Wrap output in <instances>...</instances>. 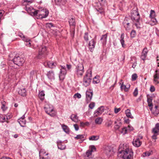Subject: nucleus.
<instances>
[{"label": "nucleus", "instance_id": "0e129e2a", "mask_svg": "<svg viewBox=\"0 0 159 159\" xmlns=\"http://www.w3.org/2000/svg\"><path fill=\"white\" fill-rule=\"evenodd\" d=\"M155 128L157 130H159V123H157L156 125Z\"/></svg>", "mask_w": 159, "mask_h": 159}, {"label": "nucleus", "instance_id": "79ce46f5", "mask_svg": "<svg viewBox=\"0 0 159 159\" xmlns=\"http://www.w3.org/2000/svg\"><path fill=\"white\" fill-rule=\"evenodd\" d=\"M112 123V121L111 120H108L106 123L105 125L107 127H109L111 126Z\"/></svg>", "mask_w": 159, "mask_h": 159}, {"label": "nucleus", "instance_id": "a878e982", "mask_svg": "<svg viewBox=\"0 0 159 159\" xmlns=\"http://www.w3.org/2000/svg\"><path fill=\"white\" fill-rule=\"evenodd\" d=\"M130 86L129 84H127L126 85L122 84L121 86V89H124L125 91H127L128 90V89L129 88Z\"/></svg>", "mask_w": 159, "mask_h": 159}, {"label": "nucleus", "instance_id": "423d86ee", "mask_svg": "<svg viewBox=\"0 0 159 159\" xmlns=\"http://www.w3.org/2000/svg\"><path fill=\"white\" fill-rule=\"evenodd\" d=\"M84 72L83 65L82 64H79L76 68L75 74L78 77L81 76Z\"/></svg>", "mask_w": 159, "mask_h": 159}, {"label": "nucleus", "instance_id": "a18cd8bd", "mask_svg": "<svg viewBox=\"0 0 159 159\" xmlns=\"http://www.w3.org/2000/svg\"><path fill=\"white\" fill-rule=\"evenodd\" d=\"M152 153V151H147L143 153V154L144 155V156H149L151 155Z\"/></svg>", "mask_w": 159, "mask_h": 159}, {"label": "nucleus", "instance_id": "a211bd4d", "mask_svg": "<svg viewBox=\"0 0 159 159\" xmlns=\"http://www.w3.org/2000/svg\"><path fill=\"white\" fill-rule=\"evenodd\" d=\"M132 143L134 146L138 147L141 145L142 142L140 141L139 138H136L134 139Z\"/></svg>", "mask_w": 159, "mask_h": 159}, {"label": "nucleus", "instance_id": "412c9836", "mask_svg": "<svg viewBox=\"0 0 159 159\" xmlns=\"http://www.w3.org/2000/svg\"><path fill=\"white\" fill-rule=\"evenodd\" d=\"M48 78L50 80H54L55 79V75L52 71H48L47 74Z\"/></svg>", "mask_w": 159, "mask_h": 159}, {"label": "nucleus", "instance_id": "5fc2aeb1", "mask_svg": "<svg viewBox=\"0 0 159 159\" xmlns=\"http://www.w3.org/2000/svg\"><path fill=\"white\" fill-rule=\"evenodd\" d=\"M84 38L85 40L87 41L89 40V37L88 35V33H85L84 36Z\"/></svg>", "mask_w": 159, "mask_h": 159}, {"label": "nucleus", "instance_id": "c9c22d12", "mask_svg": "<svg viewBox=\"0 0 159 159\" xmlns=\"http://www.w3.org/2000/svg\"><path fill=\"white\" fill-rule=\"evenodd\" d=\"M61 126L62 129L65 132L67 133L69 132V128L67 126L63 124L61 125Z\"/></svg>", "mask_w": 159, "mask_h": 159}, {"label": "nucleus", "instance_id": "f8f14e48", "mask_svg": "<svg viewBox=\"0 0 159 159\" xmlns=\"http://www.w3.org/2000/svg\"><path fill=\"white\" fill-rule=\"evenodd\" d=\"M104 107L101 106L99 107L94 112V116H97L101 115L104 111Z\"/></svg>", "mask_w": 159, "mask_h": 159}, {"label": "nucleus", "instance_id": "7c9ffc66", "mask_svg": "<svg viewBox=\"0 0 159 159\" xmlns=\"http://www.w3.org/2000/svg\"><path fill=\"white\" fill-rule=\"evenodd\" d=\"M8 118L7 116L4 115H0V121L1 122H3L4 121H7Z\"/></svg>", "mask_w": 159, "mask_h": 159}, {"label": "nucleus", "instance_id": "37998d69", "mask_svg": "<svg viewBox=\"0 0 159 159\" xmlns=\"http://www.w3.org/2000/svg\"><path fill=\"white\" fill-rule=\"evenodd\" d=\"M18 35L19 37H20L22 39V40L24 41L25 40H26V39L27 38L26 37H25L22 33L19 32L18 33Z\"/></svg>", "mask_w": 159, "mask_h": 159}, {"label": "nucleus", "instance_id": "69168bd1", "mask_svg": "<svg viewBox=\"0 0 159 159\" xmlns=\"http://www.w3.org/2000/svg\"><path fill=\"white\" fill-rule=\"evenodd\" d=\"M1 108L3 111H5L7 109V108L5 107V105L3 104H2Z\"/></svg>", "mask_w": 159, "mask_h": 159}, {"label": "nucleus", "instance_id": "4c0bfd02", "mask_svg": "<svg viewBox=\"0 0 159 159\" xmlns=\"http://www.w3.org/2000/svg\"><path fill=\"white\" fill-rule=\"evenodd\" d=\"M99 138V137L98 136H92L91 137H90L89 138V139L90 140L92 141H95L98 140Z\"/></svg>", "mask_w": 159, "mask_h": 159}, {"label": "nucleus", "instance_id": "2f4dec72", "mask_svg": "<svg viewBox=\"0 0 159 159\" xmlns=\"http://www.w3.org/2000/svg\"><path fill=\"white\" fill-rule=\"evenodd\" d=\"M125 113L126 116L128 117L131 119L133 118V117L132 116L130 111L128 109H127L125 111Z\"/></svg>", "mask_w": 159, "mask_h": 159}, {"label": "nucleus", "instance_id": "bb28decb", "mask_svg": "<svg viewBox=\"0 0 159 159\" xmlns=\"http://www.w3.org/2000/svg\"><path fill=\"white\" fill-rule=\"evenodd\" d=\"M124 34H121L120 37V42L122 45V46L123 48H125L126 46V45L125 44V40L124 39Z\"/></svg>", "mask_w": 159, "mask_h": 159}, {"label": "nucleus", "instance_id": "c756f323", "mask_svg": "<svg viewBox=\"0 0 159 159\" xmlns=\"http://www.w3.org/2000/svg\"><path fill=\"white\" fill-rule=\"evenodd\" d=\"M33 1V0H23L22 4L23 6L29 5Z\"/></svg>", "mask_w": 159, "mask_h": 159}, {"label": "nucleus", "instance_id": "4468645a", "mask_svg": "<svg viewBox=\"0 0 159 159\" xmlns=\"http://www.w3.org/2000/svg\"><path fill=\"white\" fill-rule=\"evenodd\" d=\"M104 152L107 155L110 156L113 154V151L111 147L107 146L105 148Z\"/></svg>", "mask_w": 159, "mask_h": 159}, {"label": "nucleus", "instance_id": "6e6d98bb", "mask_svg": "<svg viewBox=\"0 0 159 159\" xmlns=\"http://www.w3.org/2000/svg\"><path fill=\"white\" fill-rule=\"evenodd\" d=\"M94 106L95 103L94 102H92L89 104V107L90 109H92L94 107Z\"/></svg>", "mask_w": 159, "mask_h": 159}, {"label": "nucleus", "instance_id": "bf43d9fd", "mask_svg": "<svg viewBox=\"0 0 159 159\" xmlns=\"http://www.w3.org/2000/svg\"><path fill=\"white\" fill-rule=\"evenodd\" d=\"M74 126L75 128V130L76 131H77L79 129V127L78 125L77 124H74Z\"/></svg>", "mask_w": 159, "mask_h": 159}, {"label": "nucleus", "instance_id": "8fccbe9b", "mask_svg": "<svg viewBox=\"0 0 159 159\" xmlns=\"http://www.w3.org/2000/svg\"><path fill=\"white\" fill-rule=\"evenodd\" d=\"M92 152V151H91L89 150L87 151L86 153V156L87 157H89L90 155H91Z\"/></svg>", "mask_w": 159, "mask_h": 159}, {"label": "nucleus", "instance_id": "49530a36", "mask_svg": "<svg viewBox=\"0 0 159 159\" xmlns=\"http://www.w3.org/2000/svg\"><path fill=\"white\" fill-rule=\"evenodd\" d=\"M48 153H47V154H45L44 156H42L40 157V159H49V157L48 156Z\"/></svg>", "mask_w": 159, "mask_h": 159}, {"label": "nucleus", "instance_id": "7ed1b4c3", "mask_svg": "<svg viewBox=\"0 0 159 159\" xmlns=\"http://www.w3.org/2000/svg\"><path fill=\"white\" fill-rule=\"evenodd\" d=\"M49 13L48 11L46 9H43L40 10H36L34 11V16H36L38 14L40 18H45L47 17Z\"/></svg>", "mask_w": 159, "mask_h": 159}, {"label": "nucleus", "instance_id": "72a5a7b5", "mask_svg": "<svg viewBox=\"0 0 159 159\" xmlns=\"http://www.w3.org/2000/svg\"><path fill=\"white\" fill-rule=\"evenodd\" d=\"M103 121L101 117H98L95 120V122L96 124L100 125Z\"/></svg>", "mask_w": 159, "mask_h": 159}, {"label": "nucleus", "instance_id": "0eeeda50", "mask_svg": "<svg viewBox=\"0 0 159 159\" xmlns=\"http://www.w3.org/2000/svg\"><path fill=\"white\" fill-rule=\"evenodd\" d=\"M137 9L136 8L135 10H132L131 12V18L134 21L139 22L140 17L139 12L136 10Z\"/></svg>", "mask_w": 159, "mask_h": 159}, {"label": "nucleus", "instance_id": "e433bc0d", "mask_svg": "<svg viewBox=\"0 0 159 159\" xmlns=\"http://www.w3.org/2000/svg\"><path fill=\"white\" fill-rule=\"evenodd\" d=\"M107 35L106 34L103 35L101 39V40H103V44H105L107 42Z\"/></svg>", "mask_w": 159, "mask_h": 159}, {"label": "nucleus", "instance_id": "f03ea898", "mask_svg": "<svg viewBox=\"0 0 159 159\" xmlns=\"http://www.w3.org/2000/svg\"><path fill=\"white\" fill-rule=\"evenodd\" d=\"M46 112L51 117H54L56 115L57 112L54 110L52 105L46 104L44 107Z\"/></svg>", "mask_w": 159, "mask_h": 159}, {"label": "nucleus", "instance_id": "9d476101", "mask_svg": "<svg viewBox=\"0 0 159 159\" xmlns=\"http://www.w3.org/2000/svg\"><path fill=\"white\" fill-rule=\"evenodd\" d=\"M61 67L59 77L60 80H62L65 78V75L66 74V71L65 66H61Z\"/></svg>", "mask_w": 159, "mask_h": 159}, {"label": "nucleus", "instance_id": "a19ab883", "mask_svg": "<svg viewBox=\"0 0 159 159\" xmlns=\"http://www.w3.org/2000/svg\"><path fill=\"white\" fill-rule=\"evenodd\" d=\"M84 138V135L83 134L77 135L76 136L74 137V138L76 139H83Z\"/></svg>", "mask_w": 159, "mask_h": 159}, {"label": "nucleus", "instance_id": "dca6fc26", "mask_svg": "<svg viewBox=\"0 0 159 159\" xmlns=\"http://www.w3.org/2000/svg\"><path fill=\"white\" fill-rule=\"evenodd\" d=\"M133 129L132 127H130L129 126H128L127 127H124L122 128L121 130L120 131L121 133L123 135L125 134L129 131H131Z\"/></svg>", "mask_w": 159, "mask_h": 159}, {"label": "nucleus", "instance_id": "473e14b6", "mask_svg": "<svg viewBox=\"0 0 159 159\" xmlns=\"http://www.w3.org/2000/svg\"><path fill=\"white\" fill-rule=\"evenodd\" d=\"M147 102L148 103V106L149 107H151V108H150V109L151 110L152 108V107L153 106L152 99L151 98H148Z\"/></svg>", "mask_w": 159, "mask_h": 159}, {"label": "nucleus", "instance_id": "3c124183", "mask_svg": "<svg viewBox=\"0 0 159 159\" xmlns=\"http://www.w3.org/2000/svg\"><path fill=\"white\" fill-rule=\"evenodd\" d=\"M137 77V76L136 74H133L132 76V79L133 81L135 80Z\"/></svg>", "mask_w": 159, "mask_h": 159}, {"label": "nucleus", "instance_id": "58836bf2", "mask_svg": "<svg viewBox=\"0 0 159 159\" xmlns=\"http://www.w3.org/2000/svg\"><path fill=\"white\" fill-rule=\"evenodd\" d=\"M26 40H24L25 42V45L28 47H30L31 46L30 40L28 38L26 39Z\"/></svg>", "mask_w": 159, "mask_h": 159}, {"label": "nucleus", "instance_id": "f3484780", "mask_svg": "<svg viewBox=\"0 0 159 159\" xmlns=\"http://www.w3.org/2000/svg\"><path fill=\"white\" fill-rule=\"evenodd\" d=\"M18 121L21 126L23 127L25 126L26 121L25 119L24 116H23L22 117L18 119Z\"/></svg>", "mask_w": 159, "mask_h": 159}, {"label": "nucleus", "instance_id": "aec40b11", "mask_svg": "<svg viewBox=\"0 0 159 159\" xmlns=\"http://www.w3.org/2000/svg\"><path fill=\"white\" fill-rule=\"evenodd\" d=\"M46 48L45 46H42L39 49V55H41L46 53Z\"/></svg>", "mask_w": 159, "mask_h": 159}, {"label": "nucleus", "instance_id": "de8ad7c7", "mask_svg": "<svg viewBox=\"0 0 159 159\" xmlns=\"http://www.w3.org/2000/svg\"><path fill=\"white\" fill-rule=\"evenodd\" d=\"M137 23H135L133 25V26L134 27V26L136 27V29H139L141 28V27L140 26V24L139 23V22H136Z\"/></svg>", "mask_w": 159, "mask_h": 159}, {"label": "nucleus", "instance_id": "5701e85b", "mask_svg": "<svg viewBox=\"0 0 159 159\" xmlns=\"http://www.w3.org/2000/svg\"><path fill=\"white\" fill-rule=\"evenodd\" d=\"M95 42L94 40L92 39L91 40L89 43V47L90 51H92L93 49L94 48L95 46Z\"/></svg>", "mask_w": 159, "mask_h": 159}, {"label": "nucleus", "instance_id": "6e6552de", "mask_svg": "<svg viewBox=\"0 0 159 159\" xmlns=\"http://www.w3.org/2000/svg\"><path fill=\"white\" fill-rule=\"evenodd\" d=\"M14 63L19 66H22L25 61L23 57H14L13 59Z\"/></svg>", "mask_w": 159, "mask_h": 159}, {"label": "nucleus", "instance_id": "f704fd0d", "mask_svg": "<svg viewBox=\"0 0 159 159\" xmlns=\"http://www.w3.org/2000/svg\"><path fill=\"white\" fill-rule=\"evenodd\" d=\"M44 96L45 94L43 91H42L39 92V97L41 100H43L44 99Z\"/></svg>", "mask_w": 159, "mask_h": 159}, {"label": "nucleus", "instance_id": "f257e3e1", "mask_svg": "<svg viewBox=\"0 0 159 159\" xmlns=\"http://www.w3.org/2000/svg\"><path fill=\"white\" fill-rule=\"evenodd\" d=\"M133 152L131 148L124 145H120L117 159H133Z\"/></svg>", "mask_w": 159, "mask_h": 159}, {"label": "nucleus", "instance_id": "c85d7f7f", "mask_svg": "<svg viewBox=\"0 0 159 159\" xmlns=\"http://www.w3.org/2000/svg\"><path fill=\"white\" fill-rule=\"evenodd\" d=\"M70 118L71 120L75 122H77L78 121V118L76 115L72 114Z\"/></svg>", "mask_w": 159, "mask_h": 159}, {"label": "nucleus", "instance_id": "6ab92c4d", "mask_svg": "<svg viewBox=\"0 0 159 159\" xmlns=\"http://www.w3.org/2000/svg\"><path fill=\"white\" fill-rule=\"evenodd\" d=\"M152 132L153 134V135L152 136V138L154 140V141L155 142L156 141L155 140L157 139V136L159 133V130H157L155 128H154L152 129Z\"/></svg>", "mask_w": 159, "mask_h": 159}, {"label": "nucleus", "instance_id": "774afa93", "mask_svg": "<svg viewBox=\"0 0 159 159\" xmlns=\"http://www.w3.org/2000/svg\"><path fill=\"white\" fill-rule=\"evenodd\" d=\"M136 64H137L136 61H135V62L133 63V64L132 65V67L133 68H135L136 66Z\"/></svg>", "mask_w": 159, "mask_h": 159}, {"label": "nucleus", "instance_id": "603ef678", "mask_svg": "<svg viewBox=\"0 0 159 159\" xmlns=\"http://www.w3.org/2000/svg\"><path fill=\"white\" fill-rule=\"evenodd\" d=\"M138 94V90L137 88H136L133 92V94L134 96H136Z\"/></svg>", "mask_w": 159, "mask_h": 159}, {"label": "nucleus", "instance_id": "338daca9", "mask_svg": "<svg viewBox=\"0 0 159 159\" xmlns=\"http://www.w3.org/2000/svg\"><path fill=\"white\" fill-rule=\"evenodd\" d=\"M95 149H96V148L94 146H91V149H90L89 150H90L91 151H92V152H93L94 150H95Z\"/></svg>", "mask_w": 159, "mask_h": 159}, {"label": "nucleus", "instance_id": "4d7b16f0", "mask_svg": "<svg viewBox=\"0 0 159 159\" xmlns=\"http://www.w3.org/2000/svg\"><path fill=\"white\" fill-rule=\"evenodd\" d=\"M150 91L152 92H153L155 91V88L153 86H151L150 87Z\"/></svg>", "mask_w": 159, "mask_h": 159}, {"label": "nucleus", "instance_id": "4be33fe9", "mask_svg": "<svg viewBox=\"0 0 159 159\" xmlns=\"http://www.w3.org/2000/svg\"><path fill=\"white\" fill-rule=\"evenodd\" d=\"M18 93L19 94L23 97L25 96L26 95V91L25 88L19 89Z\"/></svg>", "mask_w": 159, "mask_h": 159}, {"label": "nucleus", "instance_id": "09e8293b", "mask_svg": "<svg viewBox=\"0 0 159 159\" xmlns=\"http://www.w3.org/2000/svg\"><path fill=\"white\" fill-rule=\"evenodd\" d=\"M130 34L131 38L134 37L136 35L135 30H132Z\"/></svg>", "mask_w": 159, "mask_h": 159}, {"label": "nucleus", "instance_id": "cd10ccee", "mask_svg": "<svg viewBox=\"0 0 159 159\" xmlns=\"http://www.w3.org/2000/svg\"><path fill=\"white\" fill-rule=\"evenodd\" d=\"M57 146L58 148L61 150L64 149L66 147L65 145L61 142L58 143Z\"/></svg>", "mask_w": 159, "mask_h": 159}, {"label": "nucleus", "instance_id": "20e7f679", "mask_svg": "<svg viewBox=\"0 0 159 159\" xmlns=\"http://www.w3.org/2000/svg\"><path fill=\"white\" fill-rule=\"evenodd\" d=\"M92 72L90 69L87 70L86 75L84 77L83 84L86 87L88 86L92 80Z\"/></svg>", "mask_w": 159, "mask_h": 159}, {"label": "nucleus", "instance_id": "680f3d73", "mask_svg": "<svg viewBox=\"0 0 159 159\" xmlns=\"http://www.w3.org/2000/svg\"><path fill=\"white\" fill-rule=\"evenodd\" d=\"M46 26H47V27H48L49 28H50L51 27L53 26V24L51 23H49L47 24H46Z\"/></svg>", "mask_w": 159, "mask_h": 159}, {"label": "nucleus", "instance_id": "864d4df0", "mask_svg": "<svg viewBox=\"0 0 159 159\" xmlns=\"http://www.w3.org/2000/svg\"><path fill=\"white\" fill-rule=\"evenodd\" d=\"M74 98H80L81 97V95L80 93H77L75 94L74 95Z\"/></svg>", "mask_w": 159, "mask_h": 159}, {"label": "nucleus", "instance_id": "9b49d317", "mask_svg": "<svg viewBox=\"0 0 159 159\" xmlns=\"http://www.w3.org/2000/svg\"><path fill=\"white\" fill-rule=\"evenodd\" d=\"M156 73L153 76V82L155 84H157L159 83L158 80L159 79V70H157L155 71Z\"/></svg>", "mask_w": 159, "mask_h": 159}, {"label": "nucleus", "instance_id": "39448f33", "mask_svg": "<svg viewBox=\"0 0 159 159\" xmlns=\"http://www.w3.org/2000/svg\"><path fill=\"white\" fill-rule=\"evenodd\" d=\"M133 20L129 16L125 17L123 22V24L124 27L127 29H129V27L132 25Z\"/></svg>", "mask_w": 159, "mask_h": 159}, {"label": "nucleus", "instance_id": "393cba45", "mask_svg": "<svg viewBox=\"0 0 159 159\" xmlns=\"http://www.w3.org/2000/svg\"><path fill=\"white\" fill-rule=\"evenodd\" d=\"M46 64L48 65V67L51 68H53L55 67L57 65V64L56 63L51 61L48 62L46 63Z\"/></svg>", "mask_w": 159, "mask_h": 159}, {"label": "nucleus", "instance_id": "c03bdc74", "mask_svg": "<svg viewBox=\"0 0 159 159\" xmlns=\"http://www.w3.org/2000/svg\"><path fill=\"white\" fill-rule=\"evenodd\" d=\"M98 78V77L95 76L93 78V82L94 84H98L99 82L100 81Z\"/></svg>", "mask_w": 159, "mask_h": 159}, {"label": "nucleus", "instance_id": "b1692460", "mask_svg": "<svg viewBox=\"0 0 159 159\" xmlns=\"http://www.w3.org/2000/svg\"><path fill=\"white\" fill-rule=\"evenodd\" d=\"M148 51L147 48H145L143 49L141 56V58L143 60H144L146 57Z\"/></svg>", "mask_w": 159, "mask_h": 159}, {"label": "nucleus", "instance_id": "052dcab7", "mask_svg": "<svg viewBox=\"0 0 159 159\" xmlns=\"http://www.w3.org/2000/svg\"><path fill=\"white\" fill-rule=\"evenodd\" d=\"M120 110H121V109L120 108H115V110H114L115 112L116 113H118L119 111H120Z\"/></svg>", "mask_w": 159, "mask_h": 159}, {"label": "nucleus", "instance_id": "2eb2a0df", "mask_svg": "<svg viewBox=\"0 0 159 159\" xmlns=\"http://www.w3.org/2000/svg\"><path fill=\"white\" fill-rule=\"evenodd\" d=\"M25 9L26 11L30 13L31 15L33 14L34 16V11H36L35 9L31 6H30L29 5H25Z\"/></svg>", "mask_w": 159, "mask_h": 159}, {"label": "nucleus", "instance_id": "ddd939ff", "mask_svg": "<svg viewBox=\"0 0 159 159\" xmlns=\"http://www.w3.org/2000/svg\"><path fill=\"white\" fill-rule=\"evenodd\" d=\"M86 101L87 102H89L91 100L93 95L92 91L87 90L86 93Z\"/></svg>", "mask_w": 159, "mask_h": 159}, {"label": "nucleus", "instance_id": "e2e57ef3", "mask_svg": "<svg viewBox=\"0 0 159 159\" xmlns=\"http://www.w3.org/2000/svg\"><path fill=\"white\" fill-rule=\"evenodd\" d=\"M118 122H119V123H120V122L119 120H117L116 121H115V122H114V123L116 125V126H117L118 127V128H119V125H118V124H117V123Z\"/></svg>", "mask_w": 159, "mask_h": 159}, {"label": "nucleus", "instance_id": "13d9d810", "mask_svg": "<svg viewBox=\"0 0 159 159\" xmlns=\"http://www.w3.org/2000/svg\"><path fill=\"white\" fill-rule=\"evenodd\" d=\"M96 9L97 11L99 12L101 14H102L103 12V10L102 9H101V8Z\"/></svg>", "mask_w": 159, "mask_h": 159}, {"label": "nucleus", "instance_id": "1a4fd4ad", "mask_svg": "<svg viewBox=\"0 0 159 159\" xmlns=\"http://www.w3.org/2000/svg\"><path fill=\"white\" fill-rule=\"evenodd\" d=\"M68 20L70 29L74 30L76 24L75 18L74 17H70Z\"/></svg>", "mask_w": 159, "mask_h": 159}, {"label": "nucleus", "instance_id": "ea45409f", "mask_svg": "<svg viewBox=\"0 0 159 159\" xmlns=\"http://www.w3.org/2000/svg\"><path fill=\"white\" fill-rule=\"evenodd\" d=\"M47 153H46V151L44 149H41L40 150L39 152V157L41 156H44L45 154H47Z\"/></svg>", "mask_w": 159, "mask_h": 159}]
</instances>
